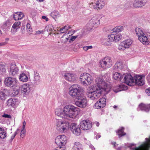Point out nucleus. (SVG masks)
Here are the masks:
<instances>
[{"mask_svg": "<svg viewBox=\"0 0 150 150\" xmlns=\"http://www.w3.org/2000/svg\"><path fill=\"white\" fill-rule=\"evenodd\" d=\"M80 112V109L72 105H66L62 109L58 108L55 110V115L62 118L69 120L74 118Z\"/></svg>", "mask_w": 150, "mask_h": 150, "instance_id": "obj_1", "label": "nucleus"}, {"mask_svg": "<svg viewBox=\"0 0 150 150\" xmlns=\"http://www.w3.org/2000/svg\"><path fill=\"white\" fill-rule=\"evenodd\" d=\"M96 84L92 86H95V87L98 89L107 93L110 90L111 87L103 80L102 77H97L95 80Z\"/></svg>", "mask_w": 150, "mask_h": 150, "instance_id": "obj_2", "label": "nucleus"}, {"mask_svg": "<svg viewBox=\"0 0 150 150\" xmlns=\"http://www.w3.org/2000/svg\"><path fill=\"white\" fill-rule=\"evenodd\" d=\"M83 90L77 85H74L69 89V93L73 98H77L83 95Z\"/></svg>", "mask_w": 150, "mask_h": 150, "instance_id": "obj_3", "label": "nucleus"}, {"mask_svg": "<svg viewBox=\"0 0 150 150\" xmlns=\"http://www.w3.org/2000/svg\"><path fill=\"white\" fill-rule=\"evenodd\" d=\"M56 125L57 129L61 132L67 131L70 127L69 122L65 120H57Z\"/></svg>", "mask_w": 150, "mask_h": 150, "instance_id": "obj_4", "label": "nucleus"}, {"mask_svg": "<svg viewBox=\"0 0 150 150\" xmlns=\"http://www.w3.org/2000/svg\"><path fill=\"white\" fill-rule=\"evenodd\" d=\"M90 88L91 91L88 92L87 95L88 97L92 100L97 99L103 92L101 90L98 89L95 87V86H91Z\"/></svg>", "mask_w": 150, "mask_h": 150, "instance_id": "obj_5", "label": "nucleus"}, {"mask_svg": "<svg viewBox=\"0 0 150 150\" xmlns=\"http://www.w3.org/2000/svg\"><path fill=\"white\" fill-rule=\"evenodd\" d=\"M135 31L139 40L141 42L146 45L149 44V41L147 37L141 29L136 28Z\"/></svg>", "mask_w": 150, "mask_h": 150, "instance_id": "obj_6", "label": "nucleus"}, {"mask_svg": "<svg viewBox=\"0 0 150 150\" xmlns=\"http://www.w3.org/2000/svg\"><path fill=\"white\" fill-rule=\"evenodd\" d=\"M81 84L86 86L91 84L93 81V78L90 74L84 73L81 74L80 77Z\"/></svg>", "mask_w": 150, "mask_h": 150, "instance_id": "obj_7", "label": "nucleus"}, {"mask_svg": "<svg viewBox=\"0 0 150 150\" xmlns=\"http://www.w3.org/2000/svg\"><path fill=\"white\" fill-rule=\"evenodd\" d=\"M5 84L10 87L16 86L18 84V81L17 79L15 78L7 77L4 80Z\"/></svg>", "mask_w": 150, "mask_h": 150, "instance_id": "obj_8", "label": "nucleus"}, {"mask_svg": "<svg viewBox=\"0 0 150 150\" xmlns=\"http://www.w3.org/2000/svg\"><path fill=\"white\" fill-rule=\"evenodd\" d=\"M77 100L75 102V104L77 106L81 108H85L87 105V100L83 94L76 98Z\"/></svg>", "mask_w": 150, "mask_h": 150, "instance_id": "obj_9", "label": "nucleus"}, {"mask_svg": "<svg viewBox=\"0 0 150 150\" xmlns=\"http://www.w3.org/2000/svg\"><path fill=\"white\" fill-rule=\"evenodd\" d=\"M100 63L101 67L105 69L110 68L113 64L111 57H105L101 60Z\"/></svg>", "mask_w": 150, "mask_h": 150, "instance_id": "obj_10", "label": "nucleus"}, {"mask_svg": "<svg viewBox=\"0 0 150 150\" xmlns=\"http://www.w3.org/2000/svg\"><path fill=\"white\" fill-rule=\"evenodd\" d=\"M145 140L139 147L133 148V150H149L150 148V135L149 138H146Z\"/></svg>", "mask_w": 150, "mask_h": 150, "instance_id": "obj_11", "label": "nucleus"}, {"mask_svg": "<svg viewBox=\"0 0 150 150\" xmlns=\"http://www.w3.org/2000/svg\"><path fill=\"white\" fill-rule=\"evenodd\" d=\"M67 142V138L65 135H59L57 136L55 139V143L59 146L65 147V145Z\"/></svg>", "mask_w": 150, "mask_h": 150, "instance_id": "obj_12", "label": "nucleus"}, {"mask_svg": "<svg viewBox=\"0 0 150 150\" xmlns=\"http://www.w3.org/2000/svg\"><path fill=\"white\" fill-rule=\"evenodd\" d=\"M124 82L128 85L132 86L135 84L134 80L131 75L129 74H123Z\"/></svg>", "mask_w": 150, "mask_h": 150, "instance_id": "obj_13", "label": "nucleus"}, {"mask_svg": "<svg viewBox=\"0 0 150 150\" xmlns=\"http://www.w3.org/2000/svg\"><path fill=\"white\" fill-rule=\"evenodd\" d=\"M8 69L9 74L13 76L18 74L19 71V70L16 65L13 64H11Z\"/></svg>", "mask_w": 150, "mask_h": 150, "instance_id": "obj_14", "label": "nucleus"}, {"mask_svg": "<svg viewBox=\"0 0 150 150\" xmlns=\"http://www.w3.org/2000/svg\"><path fill=\"white\" fill-rule=\"evenodd\" d=\"M81 128L83 130L90 129L92 127L91 122L89 120H83L81 121L80 124Z\"/></svg>", "mask_w": 150, "mask_h": 150, "instance_id": "obj_15", "label": "nucleus"}, {"mask_svg": "<svg viewBox=\"0 0 150 150\" xmlns=\"http://www.w3.org/2000/svg\"><path fill=\"white\" fill-rule=\"evenodd\" d=\"M106 99L104 98H100L95 104L94 108L100 109L105 107L106 105Z\"/></svg>", "mask_w": 150, "mask_h": 150, "instance_id": "obj_16", "label": "nucleus"}, {"mask_svg": "<svg viewBox=\"0 0 150 150\" xmlns=\"http://www.w3.org/2000/svg\"><path fill=\"white\" fill-rule=\"evenodd\" d=\"M105 2L104 0H97L93 6V8L96 10L102 9L104 6Z\"/></svg>", "mask_w": 150, "mask_h": 150, "instance_id": "obj_17", "label": "nucleus"}, {"mask_svg": "<svg viewBox=\"0 0 150 150\" xmlns=\"http://www.w3.org/2000/svg\"><path fill=\"white\" fill-rule=\"evenodd\" d=\"M30 78V72L27 71L20 74L19 76L20 81L23 82H27L29 78Z\"/></svg>", "mask_w": 150, "mask_h": 150, "instance_id": "obj_18", "label": "nucleus"}, {"mask_svg": "<svg viewBox=\"0 0 150 150\" xmlns=\"http://www.w3.org/2000/svg\"><path fill=\"white\" fill-rule=\"evenodd\" d=\"M7 104L9 107L15 108L18 105V100L15 98H10L7 101Z\"/></svg>", "mask_w": 150, "mask_h": 150, "instance_id": "obj_19", "label": "nucleus"}, {"mask_svg": "<svg viewBox=\"0 0 150 150\" xmlns=\"http://www.w3.org/2000/svg\"><path fill=\"white\" fill-rule=\"evenodd\" d=\"M148 0H134L133 6L135 8L141 7L144 6L147 2Z\"/></svg>", "mask_w": 150, "mask_h": 150, "instance_id": "obj_20", "label": "nucleus"}, {"mask_svg": "<svg viewBox=\"0 0 150 150\" xmlns=\"http://www.w3.org/2000/svg\"><path fill=\"white\" fill-rule=\"evenodd\" d=\"M65 80L69 81L74 82L77 79L76 75L72 73H67L64 75Z\"/></svg>", "mask_w": 150, "mask_h": 150, "instance_id": "obj_21", "label": "nucleus"}, {"mask_svg": "<svg viewBox=\"0 0 150 150\" xmlns=\"http://www.w3.org/2000/svg\"><path fill=\"white\" fill-rule=\"evenodd\" d=\"M71 131L73 133L77 136L80 134L81 130L79 125L74 123H72L71 128Z\"/></svg>", "mask_w": 150, "mask_h": 150, "instance_id": "obj_22", "label": "nucleus"}, {"mask_svg": "<svg viewBox=\"0 0 150 150\" xmlns=\"http://www.w3.org/2000/svg\"><path fill=\"white\" fill-rule=\"evenodd\" d=\"M122 35L120 34H113L111 33L108 35L109 40L114 42H117L120 40Z\"/></svg>", "mask_w": 150, "mask_h": 150, "instance_id": "obj_23", "label": "nucleus"}, {"mask_svg": "<svg viewBox=\"0 0 150 150\" xmlns=\"http://www.w3.org/2000/svg\"><path fill=\"white\" fill-rule=\"evenodd\" d=\"M21 25V22H16L12 26L11 30V33L13 34H15L19 29Z\"/></svg>", "mask_w": 150, "mask_h": 150, "instance_id": "obj_24", "label": "nucleus"}, {"mask_svg": "<svg viewBox=\"0 0 150 150\" xmlns=\"http://www.w3.org/2000/svg\"><path fill=\"white\" fill-rule=\"evenodd\" d=\"M34 76L33 80V83L35 85H38L40 83V77L37 71H34Z\"/></svg>", "mask_w": 150, "mask_h": 150, "instance_id": "obj_25", "label": "nucleus"}, {"mask_svg": "<svg viewBox=\"0 0 150 150\" xmlns=\"http://www.w3.org/2000/svg\"><path fill=\"white\" fill-rule=\"evenodd\" d=\"M135 84L139 85H143L144 83V80L141 76H136L134 77Z\"/></svg>", "mask_w": 150, "mask_h": 150, "instance_id": "obj_26", "label": "nucleus"}, {"mask_svg": "<svg viewBox=\"0 0 150 150\" xmlns=\"http://www.w3.org/2000/svg\"><path fill=\"white\" fill-rule=\"evenodd\" d=\"M22 93L25 94H28L30 91V87L29 84H24L23 85L21 88Z\"/></svg>", "mask_w": 150, "mask_h": 150, "instance_id": "obj_27", "label": "nucleus"}, {"mask_svg": "<svg viewBox=\"0 0 150 150\" xmlns=\"http://www.w3.org/2000/svg\"><path fill=\"white\" fill-rule=\"evenodd\" d=\"M7 136L6 129L0 126V138L4 139Z\"/></svg>", "mask_w": 150, "mask_h": 150, "instance_id": "obj_28", "label": "nucleus"}, {"mask_svg": "<svg viewBox=\"0 0 150 150\" xmlns=\"http://www.w3.org/2000/svg\"><path fill=\"white\" fill-rule=\"evenodd\" d=\"M127 89V87L124 85H120L119 86H116L113 89V91L116 93L119 91L124 90Z\"/></svg>", "mask_w": 150, "mask_h": 150, "instance_id": "obj_29", "label": "nucleus"}, {"mask_svg": "<svg viewBox=\"0 0 150 150\" xmlns=\"http://www.w3.org/2000/svg\"><path fill=\"white\" fill-rule=\"evenodd\" d=\"M139 107L141 110L148 112L150 109V104L146 105L141 103L139 105Z\"/></svg>", "mask_w": 150, "mask_h": 150, "instance_id": "obj_30", "label": "nucleus"}, {"mask_svg": "<svg viewBox=\"0 0 150 150\" xmlns=\"http://www.w3.org/2000/svg\"><path fill=\"white\" fill-rule=\"evenodd\" d=\"M23 13L21 12H16L13 15V18L15 20L22 19L24 17Z\"/></svg>", "mask_w": 150, "mask_h": 150, "instance_id": "obj_31", "label": "nucleus"}, {"mask_svg": "<svg viewBox=\"0 0 150 150\" xmlns=\"http://www.w3.org/2000/svg\"><path fill=\"white\" fill-rule=\"evenodd\" d=\"M7 95V91L6 89H2L0 91V98L1 100H5L6 98Z\"/></svg>", "mask_w": 150, "mask_h": 150, "instance_id": "obj_32", "label": "nucleus"}, {"mask_svg": "<svg viewBox=\"0 0 150 150\" xmlns=\"http://www.w3.org/2000/svg\"><path fill=\"white\" fill-rule=\"evenodd\" d=\"M82 145L79 142H75L74 143L73 150H83Z\"/></svg>", "mask_w": 150, "mask_h": 150, "instance_id": "obj_33", "label": "nucleus"}, {"mask_svg": "<svg viewBox=\"0 0 150 150\" xmlns=\"http://www.w3.org/2000/svg\"><path fill=\"white\" fill-rule=\"evenodd\" d=\"M93 20H90L87 24L86 27L88 30H91L93 27L94 28L96 27H95V25L93 23Z\"/></svg>", "mask_w": 150, "mask_h": 150, "instance_id": "obj_34", "label": "nucleus"}, {"mask_svg": "<svg viewBox=\"0 0 150 150\" xmlns=\"http://www.w3.org/2000/svg\"><path fill=\"white\" fill-rule=\"evenodd\" d=\"M124 129L123 127H121L116 131V133L118 135L119 138L126 134V133L124 132Z\"/></svg>", "mask_w": 150, "mask_h": 150, "instance_id": "obj_35", "label": "nucleus"}, {"mask_svg": "<svg viewBox=\"0 0 150 150\" xmlns=\"http://www.w3.org/2000/svg\"><path fill=\"white\" fill-rule=\"evenodd\" d=\"M113 77L114 79L119 80L121 81H121L123 78V75L122 76L120 73L117 72H115L113 74Z\"/></svg>", "mask_w": 150, "mask_h": 150, "instance_id": "obj_36", "label": "nucleus"}, {"mask_svg": "<svg viewBox=\"0 0 150 150\" xmlns=\"http://www.w3.org/2000/svg\"><path fill=\"white\" fill-rule=\"evenodd\" d=\"M112 41L109 40L108 38H103L102 40V43L103 45L110 46L111 44Z\"/></svg>", "mask_w": 150, "mask_h": 150, "instance_id": "obj_37", "label": "nucleus"}, {"mask_svg": "<svg viewBox=\"0 0 150 150\" xmlns=\"http://www.w3.org/2000/svg\"><path fill=\"white\" fill-rule=\"evenodd\" d=\"M123 67V65L122 64L121 62H116L113 67L114 69H122Z\"/></svg>", "mask_w": 150, "mask_h": 150, "instance_id": "obj_38", "label": "nucleus"}, {"mask_svg": "<svg viewBox=\"0 0 150 150\" xmlns=\"http://www.w3.org/2000/svg\"><path fill=\"white\" fill-rule=\"evenodd\" d=\"M6 71V69L5 68L4 63L1 62L0 63V74H4Z\"/></svg>", "mask_w": 150, "mask_h": 150, "instance_id": "obj_39", "label": "nucleus"}, {"mask_svg": "<svg viewBox=\"0 0 150 150\" xmlns=\"http://www.w3.org/2000/svg\"><path fill=\"white\" fill-rule=\"evenodd\" d=\"M50 15L54 18H58L60 16L59 12L56 11H54L51 12Z\"/></svg>", "mask_w": 150, "mask_h": 150, "instance_id": "obj_40", "label": "nucleus"}, {"mask_svg": "<svg viewBox=\"0 0 150 150\" xmlns=\"http://www.w3.org/2000/svg\"><path fill=\"white\" fill-rule=\"evenodd\" d=\"M122 42L127 48H128L132 43V40L130 39L126 40Z\"/></svg>", "mask_w": 150, "mask_h": 150, "instance_id": "obj_41", "label": "nucleus"}, {"mask_svg": "<svg viewBox=\"0 0 150 150\" xmlns=\"http://www.w3.org/2000/svg\"><path fill=\"white\" fill-rule=\"evenodd\" d=\"M71 28L70 25H67L61 28L60 29L61 32L62 33H64L66 32L68 30Z\"/></svg>", "mask_w": 150, "mask_h": 150, "instance_id": "obj_42", "label": "nucleus"}, {"mask_svg": "<svg viewBox=\"0 0 150 150\" xmlns=\"http://www.w3.org/2000/svg\"><path fill=\"white\" fill-rule=\"evenodd\" d=\"M124 27L122 26H117L114 28L113 30V31L115 32H119L121 31L124 28Z\"/></svg>", "mask_w": 150, "mask_h": 150, "instance_id": "obj_43", "label": "nucleus"}, {"mask_svg": "<svg viewBox=\"0 0 150 150\" xmlns=\"http://www.w3.org/2000/svg\"><path fill=\"white\" fill-rule=\"evenodd\" d=\"M91 20L93 21V23L95 25V27H97L100 24V20L97 17H93Z\"/></svg>", "mask_w": 150, "mask_h": 150, "instance_id": "obj_44", "label": "nucleus"}, {"mask_svg": "<svg viewBox=\"0 0 150 150\" xmlns=\"http://www.w3.org/2000/svg\"><path fill=\"white\" fill-rule=\"evenodd\" d=\"M11 19L8 18L5 22L3 23V27H5L6 26L9 27L11 25Z\"/></svg>", "mask_w": 150, "mask_h": 150, "instance_id": "obj_45", "label": "nucleus"}, {"mask_svg": "<svg viewBox=\"0 0 150 150\" xmlns=\"http://www.w3.org/2000/svg\"><path fill=\"white\" fill-rule=\"evenodd\" d=\"M79 35H76L74 36H73L71 37L70 39L69 40V42H71V41H73L75 40L78 37L80 38L82 37V32L79 33Z\"/></svg>", "mask_w": 150, "mask_h": 150, "instance_id": "obj_46", "label": "nucleus"}, {"mask_svg": "<svg viewBox=\"0 0 150 150\" xmlns=\"http://www.w3.org/2000/svg\"><path fill=\"white\" fill-rule=\"evenodd\" d=\"M53 30L54 28L51 25H47L45 29V30L47 31V32L52 31Z\"/></svg>", "mask_w": 150, "mask_h": 150, "instance_id": "obj_47", "label": "nucleus"}, {"mask_svg": "<svg viewBox=\"0 0 150 150\" xmlns=\"http://www.w3.org/2000/svg\"><path fill=\"white\" fill-rule=\"evenodd\" d=\"M127 48V47H126V46H125V44H124L123 42H121L120 44L118 47V49L119 50H124Z\"/></svg>", "mask_w": 150, "mask_h": 150, "instance_id": "obj_48", "label": "nucleus"}, {"mask_svg": "<svg viewBox=\"0 0 150 150\" xmlns=\"http://www.w3.org/2000/svg\"><path fill=\"white\" fill-rule=\"evenodd\" d=\"M25 133L26 130L22 129L20 134V137L22 138H23L25 136Z\"/></svg>", "mask_w": 150, "mask_h": 150, "instance_id": "obj_49", "label": "nucleus"}, {"mask_svg": "<svg viewBox=\"0 0 150 150\" xmlns=\"http://www.w3.org/2000/svg\"><path fill=\"white\" fill-rule=\"evenodd\" d=\"M26 29L28 33H31L32 31V29L30 27V25L29 23L27 24Z\"/></svg>", "mask_w": 150, "mask_h": 150, "instance_id": "obj_50", "label": "nucleus"}, {"mask_svg": "<svg viewBox=\"0 0 150 150\" xmlns=\"http://www.w3.org/2000/svg\"><path fill=\"white\" fill-rule=\"evenodd\" d=\"M93 48L92 46H85L83 47V49L85 51H87L89 49H92Z\"/></svg>", "mask_w": 150, "mask_h": 150, "instance_id": "obj_51", "label": "nucleus"}, {"mask_svg": "<svg viewBox=\"0 0 150 150\" xmlns=\"http://www.w3.org/2000/svg\"><path fill=\"white\" fill-rule=\"evenodd\" d=\"M65 149V147H62L61 146H59L58 148L55 149L54 150H64Z\"/></svg>", "mask_w": 150, "mask_h": 150, "instance_id": "obj_52", "label": "nucleus"}, {"mask_svg": "<svg viewBox=\"0 0 150 150\" xmlns=\"http://www.w3.org/2000/svg\"><path fill=\"white\" fill-rule=\"evenodd\" d=\"M146 92L148 96H150V88H149L146 90Z\"/></svg>", "mask_w": 150, "mask_h": 150, "instance_id": "obj_53", "label": "nucleus"}, {"mask_svg": "<svg viewBox=\"0 0 150 150\" xmlns=\"http://www.w3.org/2000/svg\"><path fill=\"white\" fill-rule=\"evenodd\" d=\"M3 117H4L5 118H11V116L10 115H8V114H4L3 115Z\"/></svg>", "mask_w": 150, "mask_h": 150, "instance_id": "obj_54", "label": "nucleus"}, {"mask_svg": "<svg viewBox=\"0 0 150 150\" xmlns=\"http://www.w3.org/2000/svg\"><path fill=\"white\" fill-rule=\"evenodd\" d=\"M26 125V122L25 121H24L23 122V125L22 126V129H25V127Z\"/></svg>", "mask_w": 150, "mask_h": 150, "instance_id": "obj_55", "label": "nucleus"}, {"mask_svg": "<svg viewBox=\"0 0 150 150\" xmlns=\"http://www.w3.org/2000/svg\"><path fill=\"white\" fill-rule=\"evenodd\" d=\"M21 1L22 3H24L25 4H27L28 2V0H21Z\"/></svg>", "mask_w": 150, "mask_h": 150, "instance_id": "obj_56", "label": "nucleus"}, {"mask_svg": "<svg viewBox=\"0 0 150 150\" xmlns=\"http://www.w3.org/2000/svg\"><path fill=\"white\" fill-rule=\"evenodd\" d=\"M7 43L6 42H0V47L3 46L6 44Z\"/></svg>", "mask_w": 150, "mask_h": 150, "instance_id": "obj_57", "label": "nucleus"}, {"mask_svg": "<svg viewBox=\"0 0 150 150\" xmlns=\"http://www.w3.org/2000/svg\"><path fill=\"white\" fill-rule=\"evenodd\" d=\"M20 132V130L19 129H17L16 131L14 132V134H15V135L16 136V135L18 133H19Z\"/></svg>", "mask_w": 150, "mask_h": 150, "instance_id": "obj_58", "label": "nucleus"}, {"mask_svg": "<svg viewBox=\"0 0 150 150\" xmlns=\"http://www.w3.org/2000/svg\"><path fill=\"white\" fill-rule=\"evenodd\" d=\"M44 32V30H42L41 31L40 30H38L36 32L37 34H40V33H42Z\"/></svg>", "mask_w": 150, "mask_h": 150, "instance_id": "obj_59", "label": "nucleus"}, {"mask_svg": "<svg viewBox=\"0 0 150 150\" xmlns=\"http://www.w3.org/2000/svg\"><path fill=\"white\" fill-rule=\"evenodd\" d=\"M42 18L43 19H45L46 21H48L49 20L48 18H47V17L45 16H42Z\"/></svg>", "mask_w": 150, "mask_h": 150, "instance_id": "obj_60", "label": "nucleus"}, {"mask_svg": "<svg viewBox=\"0 0 150 150\" xmlns=\"http://www.w3.org/2000/svg\"><path fill=\"white\" fill-rule=\"evenodd\" d=\"M16 135L15 134H13L12 136L11 137V141H12L13 139H14V137H15Z\"/></svg>", "mask_w": 150, "mask_h": 150, "instance_id": "obj_61", "label": "nucleus"}, {"mask_svg": "<svg viewBox=\"0 0 150 150\" xmlns=\"http://www.w3.org/2000/svg\"><path fill=\"white\" fill-rule=\"evenodd\" d=\"M13 92L15 93L14 95L15 96L18 95V90H16V91L14 90Z\"/></svg>", "mask_w": 150, "mask_h": 150, "instance_id": "obj_62", "label": "nucleus"}, {"mask_svg": "<svg viewBox=\"0 0 150 150\" xmlns=\"http://www.w3.org/2000/svg\"><path fill=\"white\" fill-rule=\"evenodd\" d=\"M95 124L96 125V126L97 127H98L99 125V123L98 122H94Z\"/></svg>", "mask_w": 150, "mask_h": 150, "instance_id": "obj_63", "label": "nucleus"}, {"mask_svg": "<svg viewBox=\"0 0 150 150\" xmlns=\"http://www.w3.org/2000/svg\"><path fill=\"white\" fill-rule=\"evenodd\" d=\"M96 138L97 139H98V138H100L101 137V135L100 134H97L96 136Z\"/></svg>", "mask_w": 150, "mask_h": 150, "instance_id": "obj_64", "label": "nucleus"}]
</instances>
